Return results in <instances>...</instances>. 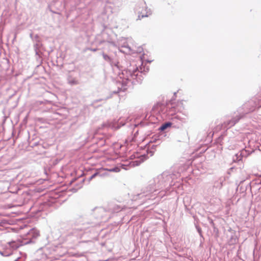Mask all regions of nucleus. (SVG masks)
Wrapping results in <instances>:
<instances>
[{
    "mask_svg": "<svg viewBox=\"0 0 261 261\" xmlns=\"http://www.w3.org/2000/svg\"><path fill=\"white\" fill-rule=\"evenodd\" d=\"M10 246L11 248H12L14 249H16L17 248H18L19 245L18 244L16 243L15 242H12L9 243Z\"/></svg>",
    "mask_w": 261,
    "mask_h": 261,
    "instance_id": "f03ea898",
    "label": "nucleus"
},
{
    "mask_svg": "<svg viewBox=\"0 0 261 261\" xmlns=\"http://www.w3.org/2000/svg\"><path fill=\"white\" fill-rule=\"evenodd\" d=\"M171 125V123H166V124H164V125H163L161 127V129L162 130H164L165 129H166L167 127L168 126H170Z\"/></svg>",
    "mask_w": 261,
    "mask_h": 261,
    "instance_id": "7ed1b4c3",
    "label": "nucleus"
},
{
    "mask_svg": "<svg viewBox=\"0 0 261 261\" xmlns=\"http://www.w3.org/2000/svg\"><path fill=\"white\" fill-rule=\"evenodd\" d=\"M103 58L105 60L107 61H111V59L107 55H103Z\"/></svg>",
    "mask_w": 261,
    "mask_h": 261,
    "instance_id": "20e7f679",
    "label": "nucleus"
},
{
    "mask_svg": "<svg viewBox=\"0 0 261 261\" xmlns=\"http://www.w3.org/2000/svg\"><path fill=\"white\" fill-rule=\"evenodd\" d=\"M96 175V174H94L92 176V178L94 177Z\"/></svg>",
    "mask_w": 261,
    "mask_h": 261,
    "instance_id": "39448f33",
    "label": "nucleus"
},
{
    "mask_svg": "<svg viewBox=\"0 0 261 261\" xmlns=\"http://www.w3.org/2000/svg\"><path fill=\"white\" fill-rule=\"evenodd\" d=\"M238 237L237 233L233 231H230L228 234V243L229 245H233L238 242Z\"/></svg>",
    "mask_w": 261,
    "mask_h": 261,
    "instance_id": "f257e3e1",
    "label": "nucleus"
}]
</instances>
